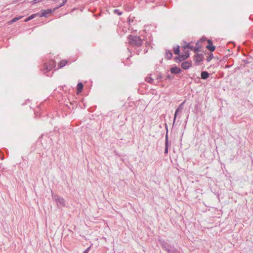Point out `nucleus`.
<instances>
[{
    "instance_id": "nucleus-8",
    "label": "nucleus",
    "mask_w": 253,
    "mask_h": 253,
    "mask_svg": "<svg viewBox=\"0 0 253 253\" xmlns=\"http://www.w3.org/2000/svg\"><path fill=\"white\" fill-rule=\"evenodd\" d=\"M166 129H167V133H166V135L165 149V152H164L165 154H167L168 153L169 147L170 145L169 144V139H168V129L167 127H166Z\"/></svg>"
},
{
    "instance_id": "nucleus-28",
    "label": "nucleus",
    "mask_w": 253,
    "mask_h": 253,
    "mask_svg": "<svg viewBox=\"0 0 253 253\" xmlns=\"http://www.w3.org/2000/svg\"><path fill=\"white\" fill-rule=\"evenodd\" d=\"M173 79V77L170 75H168L166 76V79H169L170 81L172 80Z\"/></svg>"
},
{
    "instance_id": "nucleus-29",
    "label": "nucleus",
    "mask_w": 253,
    "mask_h": 253,
    "mask_svg": "<svg viewBox=\"0 0 253 253\" xmlns=\"http://www.w3.org/2000/svg\"><path fill=\"white\" fill-rule=\"evenodd\" d=\"M92 244H91L90 247H89L88 248H87L86 250H85L83 253H88L89 252V251H90V247L91 246Z\"/></svg>"
},
{
    "instance_id": "nucleus-12",
    "label": "nucleus",
    "mask_w": 253,
    "mask_h": 253,
    "mask_svg": "<svg viewBox=\"0 0 253 253\" xmlns=\"http://www.w3.org/2000/svg\"><path fill=\"white\" fill-rule=\"evenodd\" d=\"M209 73L207 71H202L201 74V78L202 79H207L209 77Z\"/></svg>"
},
{
    "instance_id": "nucleus-27",
    "label": "nucleus",
    "mask_w": 253,
    "mask_h": 253,
    "mask_svg": "<svg viewBox=\"0 0 253 253\" xmlns=\"http://www.w3.org/2000/svg\"><path fill=\"white\" fill-rule=\"evenodd\" d=\"M41 0H33L32 1H31L30 2V3L32 4H36L38 2H39Z\"/></svg>"
},
{
    "instance_id": "nucleus-16",
    "label": "nucleus",
    "mask_w": 253,
    "mask_h": 253,
    "mask_svg": "<svg viewBox=\"0 0 253 253\" xmlns=\"http://www.w3.org/2000/svg\"><path fill=\"white\" fill-rule=\"evenodd\" d=\"M180 47L177 45L173 47V52L175 54L179 55L180 54Z\"/></svg>"
},
{
    "instance_id": "nucleus-13",
    "label": "nucleus",
    "mask_w": 253,
    "mask_h": 253,
    "mask_svg": "<svg viewBox=\"0 0 253 253\" xmlns=\"http://www.w3.org/2000/svg\"><path fill=\"white\" fill-rule=\"evenodd\" d=\"M172 57V53L171 51L167 50L166 51L165 53V58L169 60Z\"/></svg>"
},
{
    "instance_id": "nucleus-20",
    "label": "nucleus",
    "mask_w": 253,
    "mask_h": 253,
    "mask_svg": "<svg viewBox=\"0 0 253 253\" xmlns=\"http://www.w3.org/2000/svg\"><path fill=\"white\" fill-rule=\"evenodd\" d=\"M67 63V61L66 60H61L58 64L59 68H61L63 67L64 66H65L66 65Z\"/></svg>"
},
{
    "instance_id": "nucleus-17",
    "label": "nucleus",
    "mask_w": 253,
    "mask_h": 253,
    "mask_svg": "<svg viewBox=\"0 0 253 253\" xmlns=\"http://www.w3.org/2000/svg\"><path fill=\"white\" fill-rule=\"evenodd\" d=\"M66 2L67 0H63V2L59 6H56L53 9V11H55V10L59 9L60 7L64 6L66 4Z\"/></svg>"
},
{
    "instance_id": "nucleus-5",
    "label": "nucleus",
    "mask_w": 253,
    "mask_h": 253,
    "mask_svg": "<svg viewBox=\"0 0 253 253\" xmlns=\"http://www.w3.org/2000/svg\"><path fill=\"white\" fill-rule=\"evenodd\" d=\"M189 57V54H179L178 56H176L174 58V60L177 63L183 61Z\"/></svg>"
},
{
    "instance_id": "nucleus-15",
    "label": "nucleus",
    "mask_w": 253,
    "mask_h": 253,
    "mask_svg": "<svg viewBox=\"0 0 253 253\" xmlns=\"http://www.w3.org/2000/svg\"><path fill=\"white\" fill-rule=\"evenodd\" d=\"M39 14V13L38 12L36 14H34L30 15L29 17H28L25 20V22H28V21L32 20V19L34 18L36 16L38 15Z\"/></svg>"
},
{
    "instance_id": "nucleus-21",
    "label": "nucleus",
    "mask_w": 253,
    "mask_h": 253,
    "mask_svg": "<svg viewBox=\"0 0 253 253\" xmlns=\"http://www.w3.org/2000/svg\"><path fill=\"white\" fill-rule=\"evenodd\" d=\"M146 82L151 84H153L154 83V80L151 77H147L145 79Z\"/></svg>"
},
{
    "instance_id": "nucleus-24",
    "label": "nucleus",
    "mask_w": 253,
    "mask_h": 253,
    "mask_svg": "<svg viewBox=\"0 0 253 253\" xmlns=\"http://www.w3.org/2000/svg\"><path fill=\"white\" fill-rule=\"evenodd\" d=\"M213 58V54L211 53L209 56L207 58L206 60L208 62H210Z\"/></svg>"
},
{
    "instance_id": "nucleus-22",
    "label": "nucleus",
    "mask_w": 253,
    "mask_h": 253,
    "mask_svg": "<svg viewBox=\"0 0 253 253\" xmlns=\"http://www.w3.org/2000/svg\"><path fill=\"white\" fill-rule=\"evenodd\" d=\"M193 51L195 53L200 51L201 46L200 45L194 46V49H193Z\"/></svg>"
},
{
    "instance_id": "nucleus-6",
    "label": "nucleus",
    "mask_w": 253,
    "mask_h": 253,
    "mask_svg": "<svg viewBox=\"0 0 253 253\" xmlns=\"http://www.w3.org/2000/svg\"><path fill=\"white\" fill-rule=\"evenodd\" d=\"M184 103H185V101H183V102H182L179 105V106H178V107L176 109V110L175 111L174 115L173 126H174V125L175 124V120H176L177 116L178 115V113L183 110V105H184Z\"/></svg>"
},
{
    "instance_id": "nucleus-30",
    "label": "nucleus",
    "mask_w": 253,
    "mask_h": 253,
    "mask_svg": "<svg viewBox=\"0 0 253 253\" xmlns=\"http://www.w3.org/2000/svg\"><path fill=\"white\" fill-rule=\"evenodd\" d=\"M207 42L208 43V45H210V44L212 45V42L211 40H208Z\"/></svg>"
},
{
    "instance_id": "nucleus-26",
    "label": "nucleus",
    "mask_w": 253,
    "mask_h": 253,
    "mask_svg": "<svg viewBox=\"0 0 253 253\" xmlns=\"http://www.w3.org/2000/svg\"><path fill=\"white\" fill-rule=\"evenodd\" d=\"M21 18V17H15L11 20L10 23H13L16 22V21H17L18 20L20 19Z\"/></svg>"
},
{
    "instance_id": "nucleus-14",
    "label": "nucleus",
    "mask_w": 253,
    "mask_h": 253,
    "mask_svg": "<svg viewBox=\"0 0 253 253\" xmlns=\"http://www.w3.org/2000/svg\"><path fill=\"white\" fill-rule=\"evenodd\" d=\"M77 90L78 92H81L82 91L84 85L81 82L78 83L77 84Z\"/></svg>"
},
{
    "instance_id": "nucleus-2",
    "label": "nucleus",
    "mask_w": 253,
    "mask_h": 253,
    "mask_svg": "<svg viewBox=\"0 0 253 253\" xmlns=\"http://www.w3.org/2000/svg\"><path fill=\"white\" fill-rule=\"evenodd\" d=\"M128 43L133 46L139 47L142 45V40L140 37L130 35L128 37Z\"/></svg>"
},
{
    "instance_id": "nucleus-19",
    "label": "nucleus",
    "mask_w": 253,
    "mask_h": 253,
    "mask_svg": "<svg viewBox=\"0 0 253 253\" xmlns=\"http://www.w3.org/2000/svg\"><path fill=\"white\" fill-rule=\"evenodd\" d=\"M206 48L211 52L214 51L215 49V47L212 45H207Z\"/></svg>"
},
{
    "instance_id": "nucleus-11",
    "label": "nucleus",
    "mask_w": 253,
    "mask_h": 253,
    "mask_svg": "<svg viewBox=\"0 0 253 253\" xmlns=\"http://www.w3.org/2000/svg\"><path fill=\"white\" fill-rule=\"evenodd\" d=\"M170 71L172 74H178L181 73V70L177 67V66H175L173 68L170 69Z\"/></svg>"
},
{
    "instance_id": "nucleus-18",
    "label": "nucleus",
    "mask_w": 253,
    "mask_h": 253,
    "mask_svg": "<svg viewBox=\"0 0 253 253\" xmlns=\"http://www.w3.org/2000/svg\"><path fill=\"white\" fill-rule=\"evenodd\" d=\"M182 48H183L184 49H186V48H188L193 50V49H194V46L191 45L190 43H188L186 45L182 46Z\"/></svg>"
},
{
    "instance_id": "nucleus-9",
    "label": "nucleus",
    "mask_w": 253,
    "mask_h": 253,
    "mask_svg": "<svg viewBox=\"0 0 253 253\" xmlns=\"http://www.w3.org/2000/svg\"><path fill=\"white\" fill-rule=\"evenodd\" d=\"M204 59V55L203 54L197 53L194 56V60L197 65L203 61Z\"/></svg>"
},
{
    "instance_id": "nucleus-7",
    "label": "nucleus",
    "mask_w": 253,
    "mask_h": 253,
    "mask_svg": "<svg viewBox=\"0 0 253 253\" xmlns=\"http://www.w3.org/2000/svg\"><path fill=\"white\" fill-rule=\"evenodd\" d=\"M52 12H54V11H53V10H52L51 9L42 10L40 11V13H39V14L38 15V16H39L40 17H47V15L49 13H51Z\"/></svg>"
},
{
    "instance_id": "nucleus-4",
    "label": "nucleus",
    "mask_w": 253,
    "mask_h": 253,
    "mask_svg": "<svg viewBox=\"0 0 253 253\" xmlns=\"http://www.w3.org/2000/svg\"><path fill=\"white\" fill-rule=\"evenodd\" d=\"M56 66V62L53 60H50L49 62L47 64L45 63L44 64V67L43 72L44 74H46V73L52 69L53 67H55Z\"/></svg>"
},
{
    "instance_id": "nucleus-25",
    "label": "nucleus",
    "mask_w": 253,
    "mask_h": 253,
    "mask_svg": "<svg viewBox=\"0 0 253 253\" xmlns=\"http://www.w3.org/2000/svg\"><path fill=\"white\" fill-rule=\"evenodd\" d=\"M162 78H163V76L162 75V73L161 72L158 73L156 80H161Z\"/></svg>"
},
{
    "instance_id": "nucleus-31",
    "label": "nucleus",
    "mask_w": 253,
    "mask_h": 253,
    "mask_svg": "<svg viewBox=\"0 0 253 253\" xmlns=\"http://www.w3.org/2000/svg\"><path fill=\"white\" fill-rule=\"evenodd\" d=\"M183 52H184V53L183 54H189V51H187L186 50V49H183Z\"/></svg>"
},
{
    "instance_id": "nucleus-32",
    "label": "nucleus",
    "mask_w": 253,
    "mask_h": 253,
    "mask_svg": "<svg viewBox=\"0 0 253 253\" xmlns=\"http://www.w3.org/2000/svg\"><path fill=\"white\" fill-rule=\"evenodd\" d=\"M58 0H53L54 1H57Z\"/></svg>"
},
{
    "instance_id": "nucleus-23",
    "label": "nucleus",
    "mask_w": 253,
    "mask_h": 253,
    "mask_svg": "<svg viewBox=\"0 0 253 253\" xmlns=\"http://www.w3.org/2000/svg\"><path fill=\"white\" fill-rule=\"evenodd\" d=\"M113 12L114 13H115V14H117L119 15H121L122 14V13H123V12L122 11H120L118 9H114V11H113Z\"/></svg>"
},
{
    "instance_id": "nucleus-1",
    "label": "nucleus",
    "mask_w": 253,
    "mask_h": 253,
    "mask_svg": "<svg viewBox=\"0 0 253 253\" xmlns=\"http://www.w3.org/2000/svg\"><path fill=\"white\" fill-rule=\"evenodd\" d=\"M159 244L163 249L166 251L168 253H182L179 250L175 248L174 246L167 243L163 239L158 238Z\"/></svg>"
},
{
    "instance_id": "nucleus-10",
    "label": "nucleus",
    "mask_w": 253,
    "mask_h": 253,
    "mask_svg": "<svg viewBox=\"0 0 253 253\" xmlns=\"http://www.w3.org/2000/svg\"><path fill=\"white\" fill-rule=\"evenodd\" d=\"M181 66L183 69L187 70L192 66L191 62L188 61H184L182 63Z\"/></svg>"
},
{
    "instance_id": "nucleus-3",
    "label": "nucleus",
    "mask_w": 253,
    "mask_h": 253,
    "mask_svg": "<svg viewBox=\"0 0 253 253\" xmlns=\"http://www.w3.org/2000/svg\"><path fill=\"white\" fill-rule=\"evenodd\" d=\"M51 196L52 199L56 202L57 207L59 208H61L62 207L65 206V200L64 199L57 195L52 193Z\"/></svg>"
}]
</instances>
